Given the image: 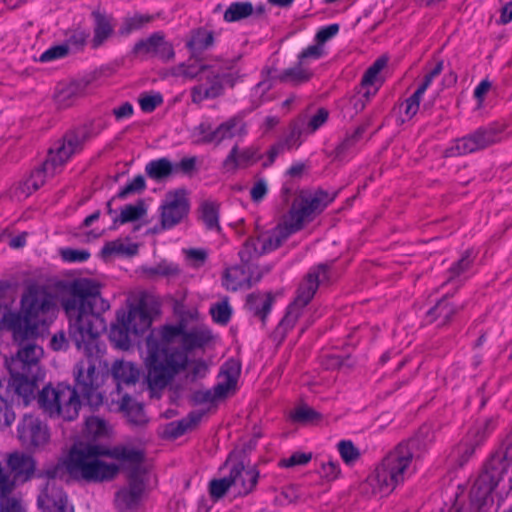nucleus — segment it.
Wrapping results in <instances>:
<instances>
[{"instance_id": "50", "label": "nucleus", "mask_w": 512, "mask_h": 512, "mask_svg": "<svg viewBox=\"0 0 512 512\" xmlns=\"http://www.w3.org/2000/svg\"><path fill=\"white\" fill-rule=\"evenodd\" d=\"M495 422L493 419H486L484 422L479 423L473 429L469 431L468 439L470 442H474L475 445H481L487 436L494 430Z\"/></svg>"}, {"instance_id": "5", "label": "nucleus", "mask_w": 512, "mask_h": 512, "mask_svg": "<svg viewBox=\"0 0 512 512\" xmlns=\"http://www.w3.org/2000/svg\"><path fill=\"white\" fill-rule=\"evenodd\" d=\"M428 433V428H421L415 437L399 443L376 467L373 480L381 492H392L397 485L404 482L412 460L420 457L426 448L423 436Z\"/></svg>"}, {"instance_id": "52", "label": "nucleus", "mask_w": 512, "mask_h": 512, "mask_svg": "<svg viewBox=\"0 0 512 512\" xmlns=\"http://www.w3.org/2000/svg\"><path fill=\"white\" fill-rule=\"evenodd\" d=\"M202 71V66H171L170 74L183 81L195 79L199 83Z\"/></svg>"}, {"instance_id": "2", "label": "nucleus", "mask_w": 512, "mask_h": 512, "mask_svg": "<svg viewBox=\"0 0 512 512\" xmlns=\"http://www.w3.org/2000/svg\"><path fill=\"white\" fill-rule=\"evenodd\" d=\"M185 325H165L152 330L146 338L147 382L151 389H162L182 370L186 369L188 356L172 342L183 337Z\"/></svg>"}, {"instance_id": "32", "label": "nucleus", "mask_w": 512, "mask_h": 512, "mask_svg": "<svg viewBox=\"0 0 512 512\" xmlns=\"http://www.w3.org/2000/svg\"><path fill=\"white\" fill-rule=\"evenodd\" d=\"M204 412L191 411L186 417L168 423L164 433L168 438L177 439L187 431L194 429L201 421Z\"/></svg>"}, {"instance_id": "59", "label": "nucleus", "mask_w": 512, "mask_h": 512, "mask_svg": "<svg viewBox=\"0 0 512 512\" xmlns=\"http://www.w3.org/2000/svg\"><path fill=\"white\" fill-rule=\"evenodd\" d=\"M138 102L143 112L151 113L163 103V97L160 93H144L140 95Z\"/></svg>"}, {"instance_id": "7", "label": "nucleus", "mask_w": 512, "mask_h": 512, "mask_svg": "<svg viewBox=\"0 0 512 512\" xmlns=\"http://www.w3.org/2000/svg\"><path fill=\"white\" fill-rule=\"evenodd\" d=\"M103 130L101 122L90 121L67 131L48 150L46 167L57 165L61 168L75 153L83 149L84 143Z\"/></svg>"}, {"instance_id": "61", "label": "nucleus", "mask_w": 512, "mask_h": 512, "mask_svg": "<svg viewBox=\"0 0 512 512\" xmlns=\"http://www.w3.org/2000/svg\"><path fill=\"white\" fill-rule=\"evenodd\" d=\"M326 54L325 48L315 42L313 45L303 49L298 55L299 64L304 60H318Z\"/></svg>"}, {"instance_id": "38", "label": "nucleus", "mask_w": 512, "mask_h": 512, "mask_svg": "<svg viewBox=\"0 0 512 512\" xmlns=\"http://www.w3.org/2000/svg\"><path fill=\"white\" fill-rule=\"evenodd\" d=\"M384 66H370L364 73L361 80V89L364 90L363 96L369 100L374 96L384 83L381 71Z\"/></svg>"}, {"instance_id": "18", "label": "nucleus", "mask_w": 512, "mask_h": 512, "mask_svg": "<svg viewBox=\"0 0 512 512\" xmlns=\"http://www.w3.org/2000/svg\"><path fill=\"white\" fill-rule=\"evenodd\" d=\"M18 346L15 356L7 361V368L10 373L30 372L31 368L37 365L43 355V349L33 341L24 342V344H18Z\"/></svg>"}, {"instance_id": "54", "label": "nucleus", "mask_w": 512, "mask_h": 512, "mask_svg": "<svg viewBox=\"0 0 512 512\" xmlns=\"http://www.w3.org/2000/svg\"><path fill=\"white\" fill-rule=\"evenodd\" d=\"M328 118L329 111L324 107L318 108L316 114L311 116L308 121L305 120L306 134L309 135L315 133L328 121Z\"/></svg>"}, {"instance_id": "14", "label": "nucleus", "mask_w": 512, "mask_h": 512, "mask_svg": "<svg viewBox=\"0 0 512 512\" xmlns=\"http://www.w3.org/2000/svg\"><path fill=\"white\" fill-rule=\"evenodd\" d=\"M18 437L28 449L43 448L50 439L46 424L32 415H25L18 425Z\"/></svg>"}, {"instance_id": "16", "label": "nucleus", "mask_w": 512, "mask_h": 512, "mask_svg": "<svg viewBox=\"0 0 512 512\" xmlns=\"http://www.w3.org/2000/svg\"><path fill=\"white\" fill-rule=\"evenodd\" d=\"M134 52L152 55L163 62L171 61L175 56L174 47L166 40L163 32H154L148 38L138 41Z\"/></svg>"}, {"instance_id": "31", "label": "nucleus", "mask_w": 512, "mask_h": 512, "mask_svg": "<svg viewBox=\"0 0 512 512\" xmlns=\"http://www.w3.org/2000/svg\"><path fill=\"white\" fill-rule=\"evenodd\" d=\"M212 338L211 330L207 327H194L189 331H186L185 329L181 339V345L183 348L181 351L185 352L188 356L189 352L195 349L204 348Z\"/></svg>"}, {"instance_id": "6", "label": "nucleus", "mask_w": 512, "mask_h": 512, "mask_svg": "<svg viewBox=\"0 0 512 512\" xmlns=\"http://www.w3.org/2000/svg\"><path fill=\"white\" fill-rule=\"evenodd\" d=\"M512 464V431L485 463L470 490L471 506L475 512H487L493 506L492 492Z\"/></svg>"}, {"instance_id": "26", "label": "nucleus", "mask_w": 512, "mask_h": 512, "mask_svg": "<svg viewBox=\"0 0 512 512\" xmlns=\"http://www.w3.org/2000/svg\"><path fill=\"white\" fill-rule=\"evenodd\" d=\"M222 284L227 290L249 289L252 286L250 266L241 263L225 269Z\"/></svg>"}, {"instance_id": "4", "label": "nucleus", "mask_w": 512, "mask_h": 512, "mask_svg": "<svg viewBox=\"0 0 512 512\" xmlns=\"http://www.w3.org/2000/svg\"><path fill=\"white\" fill-rule=\"evenodd\" d=\"M337 194L338 192L330 194L322 189H318L313 194L301 193L293 200L282 224L256 237L260 252L266 254L279 248L292 234L302 230L306 223L314 220L334 201Z\"/></svg>"}, {"instance_id": "36", "label": "nucleus", "mask_w": 512, "mask_h": 512, "mask_svg": "<svg viewBox=\"0 0 512 512\" xmlns=\"http://www.w3.org/2000/svg\"><path fill=\"white\" fill-rule=\"evenodd\" d=\"M302 309L293 303L288 306L286 314L273 331L272 337L275 341L282 342L285 339L287 333L295 326L301 316Z\"/></svg>"}, {"instance_id": "41", "label": "nucleus", "mask_w": 512, "mask_h": 512, "mask_svg": "<svg viewBox=\"0 0 512 512\" xmlns=\"http://www.w3.org/2000/svg\"><path fill=\"white\" fill-rule=\"evenodd\" d=\"M474 257H473V251L470 249H467L461 256L459 260L454 262L451 267L448 269L447 274V280L444 284L458 281L459 285L462 284V280H458L464 273L469 271L473 265Z\"/></svg>"}, {"instance_id": "49", "label": "nucleus", "mask_w": 512, "mask_h": 512, "mask_svg": "<svg viewBox=\"0 0 512 512\" xmlns=\"http://www.w3.org/2000/svg\"><path fill=\"white\" fill-rule=\"evenodd\" d=\"M337 449L341 459L348 466H353L361 457L360 450L351 440H341L337 444Z\"/></svg>"}, {"instance_id": "30", "label": "nucleus", "mask_w": 512, "mask_h": 512, "mask_svg": "<svg viewBox=\"0 0 512 512\" xmlns=\"http://www.w3.org/2000/svg\"><path fill=\"white\" fill-rule=\"evenodd\" d=\"M111 373L120 392L122 385H134L140 377V369L132 362L117 360L113 363Z\"/></svg>"}, {"instance_id": "57", "label": "nucleus", "mask_w": 512, "mask_h": 512, "mask_svg": "<svg viewBox=\"0 0 512 512\" xmlns=\"http://www.w3.org/2000/svg\"><path fill=\"white\" fill-rule=\"evenodd\" d=\"M291 418L294 422L308 423L321 418L320 413L308 406H299L292 413Z\"/></svg>"}, {"instance_id": "13", "label": "nucleus", "mask_w": 512, "mask_h": 512, "mask_svg": "<svg viewBox=\"0 0 512 512\" xmlns=\"http://www.w3.org/2000/svg\"><path fill=\"white\" fill-rule=\"evenodd\" d=\"M98 76L99 70L95 69L91 74L81 79L59 82L53 95L57 109L71 107L76 99L84 94L87 86L97 80Z\"/></svg>"}, {"instance_id": "45", "label": "nucleus", "mask_w": 512, "mask_h": 512, "mask_svg": "<svg viewBox=\"0 0 512 512\" xmlns=\"http://www.w3.org/2000/svg\"><path fill=\"white\" fill-rule=\"evenodd\" d=\"M201 220L208 230H220L219 204L214 201H204L200 205Z\"/></svg>"}, {"instance_id": "20", "label": "nucleus", "mask_w": 512, "mask_h": 512, "mask_svg": "<svg viewBox=\"0 0 512 512\" xmlns=\"http://www.w3.org/2000/svg\"><path fill=\"white\" fill-rule=\"evenodd\" d=\"M29 372L21 371L19 373H10L11 378L6 389V393L11 395V402L15 401L23 405H28L34 398L36 384L28 377Z\"/></svg>"}, {"instance_id": "10", "label": "nucleus", "mask_w": 512, "mask_h": 512, "mask_svg": "<svg viewBox=\"0 0 512 512\" xmlns=\"http://www.w3.org/2000/svg\"><path fill=\"white\" fill-rule=\"evenodd\" d=\"M197 157H184L177 163L162 157L149 161L145 166L147 177L157 183L164 182L172 176L182 174L192 177L197 172Z\"/></svg>"}, {"instance_id": "22", "label": "nucleus", "mask_w": 512, "mask_h": 512, "mask_svg": "<svg viewBox=\"0 0 512 512\" xmlns=\"http://www.w3.org/2000/svg\"><path fill=\"white\" fill-rule=\"evenodd\" d=\"M6 464L8 470L19 482H27L34 476L36 462L34 458L24 452H12L7 455Z\"/></svg>"}, {"instance_id": "3", "label": "nucleus", "mask_w": 512, "mask_h": 512, "mask_svg": "<svg viewBox=\"0 0 512 512\" xmlns=\"http://www.w3.org/2000/svg\"><path fill=\"white\" fill-rule=\"evenodd\" d=\"M104 456L103 446L87 442H75L68 454L59 461L46 468L43 472L48 479H65L86 482H107L115 479L120 472V466L115 463H106L99 458Z\"/></svg>"}, {"instance_id": "9", "label": "nucleus", "mask_w": 512, "mask_h": 512, "mask_svg": "<svg viewBox=\"0 0 512 512\" xmlns=\"http://www.w3.org/2000/svg\"><path fill=\"white\" fill-rule=\"evenodd\" d=\"M503 126L497 123L480 127L474 132L459 138L447 150L449 156L464 155L485 149L503 139Z\"/></svg>"}, {"instance_id": "24", "label": "nucleus", "mask_w": 512, "mask_h": 512, "mask_svg": "<svg viewBox=\"0 0 512 512\" xmlns=\"http://www.w3.org/2000/svg\"><path fill=\"white\" fill-rule=\"evenodd\" d=\"M22 310L20 313L35 319L38 322L40 314H47L55 306L52 297L49 294H39L30 292L22 298Z\"/></svg>"}, {"instance_id": "64", "label": "nucleus", "mask_w": 512, "mask_h": 512, "mask_svg": "<svg viewBox=\"0 0 512 512\" xmlns=\"http://www.w3.org/2000/svg\"><path fill=\"white\" fill-rule=\"evenodd\" d=\"M88 37L89 34L84 31H75L64 44H69V53L78 52L85 46Z\"/></svg>"}, {"instance_id": "11", "label": "nucleus", "mask_w": 512, "mask_h": 512, "mask_svg": "<svg viewBox=\"0 0 512 512\" xmlns=\"http://www.w3.org/2000/svg\"><path fill=\"white\" fill-rule=\"evenodd\" d=\"M162 228H174L187 218L190 211V201L187 197V191L184 188H178L169 191L161 206L159 207Z\"/></svg>"}, {"instance_id": "51", "label": "nucleus", "mask_w": 512, "mask_h": 512, "mask_svg": "<svg viewBox=\"0 0 512 512\" xmlns=\"http://www.w3.org/2000/svg\"><path fill=\"white\" fill-rule=\"evenodd\" d=\"M241 263L250 266V262L258 257H260L262 252H260V247H258L257 239L254 237L248 238L242 248L238 252Z\"/></svg>"}, {"instance_id": "37", "label": "nucleus", "mask_w": 512, "mask_h": 512, "mask_svg": "<svg viewBox=\"0 0 512 512\" xmlns=\"http://www.w3.org/2000/svg\"><path fill=\"white\" fill-rule=\"evenodd\" d=\"M274 297L271 293L266 295L250 294L247 298V305L253 312V315L259 318L264 325L266 318L272 309Z\"/></svg>"}, {"instance_id": "35", "label": "nucleus", "mask_w": 512, "mask_h": 512, "mask_svg": "<svg viewBox=\"0 0 512 512\" xmlns=\"http://www.w3.org/2000/svg\"><path fill=\"white\" fill-rule=\"evenodd\" d=\"M447 295L443 296L431 309L428 310L426 318L432 323L439 320V326H444L450 322L456 314L457 308L447 300Z\"/></svg>"}, {"instance_id": "47", "label": "nucleus", "mask_w": 512, "mask_h": 512, "mask_svg": "<svg viewBox=\"0 0 512 512\" xmlns=\"http://www.w3.org/2000/svg\"><path fill=\"white\" fill-rule=\"evenodd\" d=\"M254 13V7L251 2H233L224 12L226 22H237L251 16Z\"/></svg>"}, {"instance_id": "58", "label": "nucleus", "mask_w": 512, "mask_h": 512, "mask_svg": "<svg viewBox=\"0 0 512 512\" xmlns=\"http://www.w3.org/2000/svg\"><path fill=\"white\" fill-rule=\"evenodd\" d=\"M232 484L233 480L231 481L229 476L221 479H213L209 483L210 496L215 500L222 498L228 489L232 486Z\"/></svg>"}, {"instance_id": "40", "label": "nucleus", "mask_w": 512, "mask_h": 512, "mask_svg": "<svg viewBox=\"0 0 512 512\" xmlns=\"http://www.w3.org/2000/svg\"><path fill=\"white\" fill-rule=\"evenodd\" d=\"M130 334H133L132 328L128 325L126 320H124L120 311H118L117 322L113 324L110 329L111 341L115 342V344L120 348H128L131 342Z\"/></svg>"}, {"instance_id": "62", "label": "nucleus", "mask_w": 512, "mask_h": 512, "mask_svg": "<svg viewBox=\"0 0 512 512\" xmlns=\"http://www.w3.org/2000/svg\"><path fill=\"white\" fill-rule=\"evenodd\" d=\"M340 26L337 23L330 24L320 28L314 38V41L324 47V44L337 35Z\"/></svg>"}, {"instance_id": "34", "label": "nucleus", "mask_w": 512, "mask_h": 512, "mask_svg": "<svg viewBox=\"0 0 512 512\" xmlns=\"http://www.w3.org/2000/svg\"><path fill=\"white\" fill-rule=\"evenodd\" d=\"M46 164L47 159L40 167L31 172L30 176L23 183V192L31 194L44 185L48 176H54L57 173L59 169L57 165H53V167L48 168L46 167Z\"/></svg>"}, {"instance_id": "46", "label": "nucleus", "mask_w": 512, "mask_h": 512, "mask_svg": "<svg viewBox=\"0 0 512 512\" xmlns=\"http://www.w3.org/2000/svg\"><path fill=\"white\" fill-rule=\"evenodd\" d=\"M17 484L18 481L15 479V476L0 461V502L16 497L14 492Z\"/></svg>"}, {"instance_id": "23", "label": "nucleus", "mask_w": 512, "mask_h": 512, "mask_svg": "<svg viewBox=\"0 0 512 512\" xmlns=\"http://www.w3.org/2000/svg\"><path fill=\"white\" fill-rule=\"evenodd\" d=\"M124 320L132 328L134 335L144 333L151 325L152 319L148 311L147 303L144 299H140L135 305L130 306L129 311H120Z\"/></svg>"}, {"instance_id": "39", "label": "nucleus", "mask_w": 512, "mask_h": 512, "mask_svg": "<svg viewBox=\"0 0 512 512\" xmlns=\"http://www.w3.org/2000/svg\"><path fill=\"white\" fill-rule=\"evenodd\" d=\"M92 17L95 21L92 46L93 48H97L112 35L113 26L111 24V19L99 11H93Z\"/></svg>"}, {"instance_id": "42", "label": "nucleus", "mask_w": 512, "mask_h": 512, "mask_svg": "<svg viewBox=\"0 0 512 512\" xmlns=\"http://www.w3.org/2000/svg\"><path fill=\"white\" fill-rule=\"evenodd\" d=\"M241 127L242 122L240 119L231 118L215 128L213 134H210L211 137L206 140L207 142H213L218 145L223 140L233 138Z\"/></svg>"}, {"instance_id": "55", "label": "nucleus", "mask_w": 512, "mask_h": 512, "mask_svg": "<svg viewBox=\"0 0 512 512\" xmlns=\"http://www.w3.org/2000/svg\"><path fill=\"white\" fill-rule=\"evenodd\" d=\"M210 314L216 323L225 325L231 318V308L227 301L218 302L211 306Z\"/></svg>"}, {"instance_id": "12", "label": "nucleus", "mask_w": 512, "mask_h": 512, "mask_svg": "<svg viewBox=\"0 0 512 512\" xmlns=\"http://www.w3.org/2000/svg\"><path fill=\"white\" fill-rule=\"evenodd\" d=\"M143 468L134 467L127 474V485L115 493L114 503L119 511L136 508L142 500L146 489Z\"/></svg>"}, {"instance_id": "1", "label": "nucleus", "mask_w": 512, "mask_h": 512, "mask_svg": "<svg viewBox=\"0 0 512 512\" xmlns=\"http://www.w3.org/2000/svg\"><path fill=\"white\" fill-rule=\"evenodd\" d=\"M69 291L63 307L70 318V336L84 356L73 369L74 387L64 383L56 387L46 386L38 396V403L46 414L64 421L78 417L82 405L80 397L91 407L102 404L100 387L108 369L104 345L99 337L106 330L102 313L110 305L101 297L100 285L93 280H76L69 286Z\"/></svg>"}, {"instance_id": "63", "label": "nucleus", "mask_w": 512, "mask_h": 512, "mask_svg": "<svg viewBox=\"0 0 512 512\" xmlns=\"http://www.w3.org/2000/svg\"><path fill=\"white\" fill-rule=\"evenodd\" d=\"M319 473L327 481H333L339 477L341 469L337 461L330 460L321 464Z\"/></svg>"}, {"instance_id": "27", "label": "nucleus", "mask_w": 512, "mask_h": 512, "mask_svg": "<svg viewBox=\"0 0 512 512\" xmlns=\"http://www.w3.org/2000/svg\"><path fill=\"white\" fill-rule=\"evenodd\" d=\"M260 157L254 148H245L239 150L238 145H234L227 157L222 163V167L227 172H234L238 168H246L255 163Z\"/></svg>"}, {"instance_id": "17", "label": "nucleus", "mask_w": 512, "mask_h": 512, "mask_svg": "<svg viewBox=\"0 0 512 512\" xmlns=\"http://www.w3.org/2000/svg\"><path fill=\"white\" fill-rule=\"evenodd\" d=\"M17 344L34 341L38 337V323L20 312H11L4 318Z\"/></svg>"}, {"instance_id": "29", "label": "nucleus", "mask_w": 512, "mask_h": 512, "mask_svg": "<svg viewBox=\"0 0 512 512\" xmlns=\"http://www.w3.org/2000/svg\"><path fill=\"white\" fill-rule=\"evenodd\" d=\"M263 74L272 82L290 84H299L308 81L311 77V72L305 69L304 66H292L282 73H279L275 66H269L263 71Z\"/></svg>"}, {"instance_id": "28", "label": "nucleus", "mask_w": 512, "mask_h": 512, "mask_svg": "<svg viewBox=\"0 0 512 512\" xmlns=\"http://www.w3.org/2000/svg\"><path fill=\"white\" fill-rule=\"evenodd\" d=\"M103 453L104 457H109L131 465V469L134 467L142 468L141 464L145 460V453L143 450L125 445H117L112 448L103 446Z\"/></svg>"}, {"instance_id": "15", "label": "nucleus", "mask_w": 512, "mask_h": 512, "mask_svg": "<svg viewBox=\"0 0 512 512\" xmlns=\"http://www.w3.org/2000/svg\"><path fill=\"white\" fill-rule=\"evenodd\" d=\"M331 264L322 263L312 269L297 289V296L293 302L296 306L304 308L314 297L321 283L329 281Z\"/></svg>"}, {"instance_id": "19", "label": "nucleus", "mask_w": 512, "mask_h": 512, "mask_svg": "<svg viewBox=\"0 0 512 512\" xmlns=\"http://www.w3.org/2000/svg\"><path fill=\"white\" fill-rule=\"evenodd\" d=\"M37 504L42 512H74L63 489L50 483L38 495Z\"/></svg>"}, {"instance_id": "33", "label": "nucleus", "mask_w": 512, "mask_h": 512, "mask_svg": "<svg viewBox=\"0 0 512 512\" xmlns=\"http://www.w3.org/2000/svg\"><path fill=\"white\" fill-rule=\"evenodd\" d=\"M119 407L125 413L128 422L132 426L143 427L147 424L148 419L144 412V407L135 402L128 394L123 395Z\"/></svg>"}, {"instance_id": "43", "label": "nucleus", "mask_w": 512, "mask_h": 512, "mask_svg": "<svg viewBox=\"0 0 512 512\" xmlns=\"http://www.w3.org/2000/svg\"><path fill=\"white\" fill-rule=\"evenodd\" d=\"M366 131V126L361 125L358 126L352 133H347L345 138L335 147L331 156L335 159H342L345 157L360 141L364 132Z\"/></svg>"}, {"instance_id": "60", "label": "nucleus", "mask_w": 512, "mask_h": 512, "mask_svg": "<svg viewBox=\"0 0 512 512\" xmlns=\"http://www.w3.org/2000/svg\"><path fill=\"white\" fill-rule=\"evenodd\" d=\"M69 54V44H59L52 46L41 54L39 61L48 62L61 59Z\"/></svg>"}, {"instance_id": "53", "label": "nucleus", "mask_w": 512, "mask_h": 512, "mask_svg": "<svg viewBox=\"0 0 512 512\" xmlns=\"http://www.w3.org/2000/svg\"><path fill=\"white\" fill-rule=\"evenodd\" d=\"M146 189V182L142 175L135 176L117 193V198L126 199L130 195L140 194Z\"/></svg>"}, {"instance_id": "21", "label": "nucleus", "mask_w": 512, "mask_h": 512, "mask_svg": "<svg viewBox=\"0 0 512 512\" xmlns=\"http://www.w3.org/2000/svg\"><path fill=\"white\" fill-rule=\"evenodd\" d=\"M229 477L231 481L233 480L232 486L237 488V493L246 496L255 489L259 471L255 466L245 468L243 463H237L230 469Z\"/></svg>"}, {"instance_id": "25", "label": "nucleus", "mask_w": 512, "mask_h": 512, "mask_svg": "<svg viewBox=\"0 0 512 512\" xmlns=\"http://www.w3.org/2000/svg\"><path fill=\"white\" fill-rule=\"evenodd\" d=\"M215 41L214 32L204 27L192 29L186 41V48L195 61H203V52L213 46Z\"/></svg>"}, {"instance_id": "56", "label": "nucleus", "mask_w": 512, "mask_h": 512, "mask_svg": "<svg viewBox=\"0 0 512 512\" xmlns=\"http://www.w3.org/2000/svg\"><path fill=\"white\" fill-rule=\"evenodd\" d=\"M421 99L422 95L415 91L410 97L401 103L400 107L403 108L405 116V118L402 119V122L412 119L417 114L420 109Z\"/></svg>"}, {"instance_id": "44", "label": "nucleus", "mask_w": 512, "mask_h": 512, "mask_svg": "<svg viewBox=\"0 0 512 512\" xmlns=\"http://www.w3.org/2000/svg\"><path fill=\"white\" fill-rule=\"evenodd\" d=\"M305 135H307L305 131V117H298L290 123L288 133L282 140L287 145L288 150L297 149L302 144V137Z\"/></svg>"}, {"instance_id": "48", "label": "nucleus", "mask_w": 512, "mask_h": 512, "mask_svg": "<svg viewBox=\"0 0 512 512\" xmlns=\"http://www.w3.org/2000/svg\"><path fill=\"white\" fill-rule=\"evenodd\" d=\"M146 213L144 202L139 200L135 205L128 204L121 210L119 217L114 219V223H128L140 219Z\"/></svg>"}, {"instance_id": "8", "label": "nucleus", "mask_w": 512, "mask_h": 512, "mask_svg": "<svg viewBox=\"0 0 512 512\" xmlns=\"http://www.w3.org/2000/svg\"><path fill=\"white\" fill-rule=\"evenodd\" d=\"M200 82L191 89L193 103L205 99L217 98L223 94L225 87H233L237 77L229 69H215V66H202Z\"/></svg>"}]
</instances>
